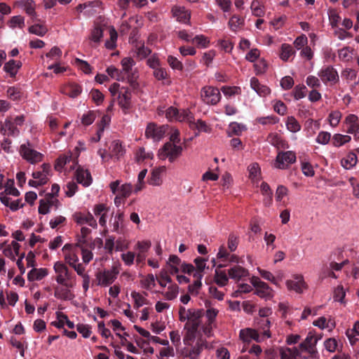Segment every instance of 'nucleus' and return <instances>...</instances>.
<instances>
[{
  "label": "nucleus",
  "mask_w": 359,
  "mask_h": 359,
  "mask_svg": "<svg viewBox=\"0 0 359 359\" xmlns=\"http://www.w3.org/2000/svg\"><path fill=\"white\" fill-rule=\"evenodd\" d=\"M112 96H117V103L124 114L131 108V93L128 87L121 86L118 83H112L109 88Z\"/></svg>",
  "instance_id": "nucleus-1"
},
{
  "label": "nucleus",
  "mask_w": 359,
  "mask_h": 359,
  "mask_svg": "<svg viewBox=\"0 0 359 359\" xmlns=\"http://www.w3.org/2000/svg\"><path fill=\"white\" fill-rule=\"evenodd\" d=\"M53 270L55 273V280L58 285L66 287L76 285V276L65 264L60 261L55 262Z\"/></svg>",
  "instance_id": "nucleus-2"
},
{
  "label": "nucleus",
  "mask_w": 359,
  "mask_h": 359,
  "mask_svg": "<svg viewBox=\"0 0 359 359\" xmlns=\"http://www.w3.org/2000/svg\"><path fill=\"white\" fill-rule=\"evenodd\" d=\"M121 72L123 76H126V81L130 85V86L135 89L137 88L139 84L137 79L139 74L136 69L134 68L135 65V60L130 57H123L121 61Z\"/></svg>",
  "instance_id": "nucleus-3"
},
{
  "label": "nucleus",
  "mask_w": 359,
  "mask_h": 359,
  "mask_svg": "<svg viewBox=\"0 0 359 359\" xmlns=\"http://www.w3.org/2000/svg\"><path fill=\"white\" fill-rule=\"evenodd\" d=\"M203 315L202 309H189L184 306L179 309V318L181 322L187 321L190 327L198 328L200 325V319Z\"/></svg>",
  "instance_id": "nucleus-4"
},
{
  "label": "nucleus",
  "mask_w": 359,
  "mask_h": 359,
  "mask_svg": "<svg viewBox=\"0 0 359 359\" xmlns=\"http://www.w3.org/2000/svg\"><path fill=\"white\" fill-rule=\"evenodd\" d=\"M118 273L119 270L116 266H113L109 269L98 271L95 273L97 285L104 287L109 286L116 280Z\"/></svg>",
  "instance_id": "nucleus-5"
},
{
  "label": "nucleus",
  "mask_w": 359,
  "mask_h": 359,
  "mask_svg": "<svg viewBox=\"0 0 359 359\" xmlns=\"http://www.w3.org/2000/svg\"><path fill=\"white\" fill-rule=\"evenodd\" d=\"M19 153L23 159L31 164L41 162L43 158V154L35 150L29 141L20 145Z\"/></svg>",
  "instance_id": "nucleus-6"
},
{
  "label": "nucleus",
  "mask_w": 359,
  "mask_h": 359,
  "mask_svg": "<svg viewBox=\"0 0 359 359\" xmlns=\"http://www.w3.org/2000/svg\"><path fill=\"white\" fill-rule=\"evenodd\" d=\"M182 147L180 144L166 142L158 150V156L161 160L168 158L172 163L182 155Z\"/></svg>",
  "instance_id": "nucleus-7"
},
{
  "label": "nucleus",
  "mask_w": 359,
  "mask_h": 359,
  "mask_svg": "<svg viewBox=\"0 0 359 359\" xmlns=\"http://www.w3.org/2000/svg\"><path fill=\"white\" fill-rule=\"evenodd\" d=\"M50 165L48 163H43L39 170L32 172L33 180H29L28 184L30 187H37L46 184L50 177Z\"/></svg>",
  "instance_id": "nucleus-8"
},
{
  "label": "nucleus",
  "mask_w": 359,
  "mask_h": 359,
  "mask_svg": "<svg viewBox=\"0 0 359 359\" xmlns=\"http://www.w3.org/2000/svg\"><path fill=\"white\" fill-rule=\"evenodd\" d=\"M318 76L325 85H334L339 81L338 72L332 65L323 66L318 71Z\"/></svg>",
  "instance_id": "nucleus-9"
},
{
  "label": "nucleus",
  "mask_w": 359,
  "mask_h": 359,
  "mask_svg": "<svg viewBox=\"0 0 359 359\" xmlns=\"http://www.w3.org/2000/svg\"><path fill=\"white\" fill-rule=\"evenodd\" d=\"M201 97L204 103L216 105L221 100L222 95L217 88L208 86L201 88Z\"/></svg>",
  "instance_id": "nucleus-10"
},
{
  "label": "nucleus",
  "mask_w": 359,
  "mask_h": 359,
  "mask_svg": "<svg viewBox=\"0 0 359 359\" xmlns=\"http://www.w3.org/2000/svg\"><path fill=\"white\" fill-rule=\"evenodd\" d=\"M296 159V154L292 151H280L276 156L274 166L276 168L285 170L290 165L295 163Z\"/></svg>",
  "instance_id": "nucleus-11"
},
{
  "label": "nucleus",
  "mask_w": 359,
  "mask_h": 359,
  "mask_svg": "<svg viewBox=\"0 0 359 359\" xmlns=\"http://www.w3.org/2000/svg\"><path fill=\"white\" fill-rule=\"evenodd\" d=\"M167 129V126H158L154 123H150L146 128L145 135L147 138L151 139L154 142H159L164 137Z\"/></svg>",
  "instance_id": "nucleus-12"
},
{
  "label": "nucleus",
  "mask_w": 359,
  "mask_h": 359,
  "mask_svg": "<svg viewBox=\"0 0 359 359\" xmlns=\"http://www.w3.org/2000/svg\"><path fill=\"white\" fill-rule=\"evenodd\" d=\"M109 187L113 194H117L126 198L129 197L133 191V187L130 183L121 184V181L120 180H116L110 182Z\"/></svg>",
  "instance_id": "nucleus-13"
},
{
  "label": "nucleus",
  "mask_w": 359,
  "mask_h": 359,
  "mask_svg": "<svg viewBox=\"0 0 359 359\" xmlns=\"http://www.w3.org/2000/svg\"><path fill=\"white\" fill-rule=\"evenodd\" d=\"M77 163L75 159L72 158V155L70 153L65 154L60 156L55 165V169L59 172L63 170H72L76 168Z\"/></svg>",
  "instance_id": "nucleus-14"
},
{
  "label": "nucleus",
  "mask_w": 359,
  "mask_h": 359,
  "mask_svg": "<svg viewBox=\"0 0 359 359\" xmlns=\"http://www.w3.org/2000/svg\"><path fill=\"white\" fill-rule=\"evenodd\" d=\"M206 344L205 340L198 339L194 344L184 346V353L190 359H198L203 349L206 347Z\"/></svg>",
  "instance_id": "nucleus-15"
},
{
  "label": "nucleus",
  "mask_w": 359,
  "mask_h": 359,
  "mask_svg": "<svg viewBox=\"0 0 359 359\" xmlns=\"http://www.w3.org/2000/svg\"><path fill=\"white\" fill-rule=\"evenodd\" d=\"M74 221L80 226L87 224L89 226L97 229V223L93 215L90 212L83 213L76 212L72 215Z\"/></svg>",
  "instance_id": "nucleus-16"
},
{
  "label": "nucleus",
  "mask_w": 359,
  "mask_h": 359,
  "mask_svg": "<svg viewBox=\"0 0 359 359\" xmlns=\"http://www.w3.org/2000/svg\"><path fill=\"white\" fill-rule=\"evenodd\" d=\"M344 123L346 128V132L351 134L355 138H359V119L355 114H348L344 119Z\"/></svg>",
  "instance_id": "nucleus-17"
},
{
  "label": "nucleus",
  "mask_w": 359,
  "mask_h": 359,
  "mask_svg": "<svg viewBox=\"0 0 359 359\" xmlns=\"http://www.w3.org/2000/svg\"><path fill=\"white\" fill-rule=\"evenodd\" d=\"M285 284L288 290L294 291L298 294L302 293L306 287L304 277L298 274L293 276V279L287 280Z\"/></svg>",
  "instance_id": "nucleus-18"
},
{
  "label": "nucleus",
  "mask_w": 359,
  "mask_h": 359,
  "mask_svg": "<svg viewBox=\"0 0 359 359\" xmlns=\"http://www.w3.org/2000/svg\"><path fill=\"white\" fill-rule=\"evenodd\" d=\"M109 151L110 152V156H111L112 158L115 161H119L126 154V149L120 140H116L111 142L109 147Z\"/></svg>",
  "instance_id": "nucleus-19"
},
{
  "label": "nucleus",
  "mask_w": 359,
  "mask_h": 359,
  "mask_svg": "<svg viewBox=\"0 0 359 359\" xmlns=\"http://www.w3.org/2000/svg\"><path fill=\"white\" fill-rule=\"evenodd\" d=\"M239 337L243 342L245 343H250L252 340L257 342H261L264 341L258 331L252 328H245L241 330Z\"/></svg>",
  "instance_id": "nucleus-20"
},
{
  "label": "nucleus",
  "mask_w": 359,
  "mask_h": 359,
  "mask_svg": "<svg viewBox=\"0 0 359 359\" xmlns=\"http://www.w3.org/2000/svg\"><path fill=\"white\" fill-rule=\"evenodd\" d=\"M250 273L248 269L240 264L232 266L228 269V276L229 278L236 281H239L249 276Z\"/></svg>",
  "instance_id": "nucleus-21"
},
{
  "label": "nucleus",
  "mask_w": 359,
  "mask_h": 359,
  "mask_svg": "<svg viewBox=\"0 0 359 359\" xmlns=\"http://www.w3.org/2000/svg\"><path fill=\"white\" fill-rule=\"evenodd\" d=\"M257 330L264 340L271 337L270 332L271 320L269 318H257Z\"/></svg>",
  "instance_id": "nucleus-22"
},
{
  "label": "nucleus",
  "mask_w": 359,
  "mask_h": 359,
  "mask_svg": "<svg viewBox=\"0 0 359 359\" xmlns=\"http://www.w3.org/2000/svg\"><path fill=\"white\" fill-rule=\"evenodd\" d=\"M168 266H177L181 267V271L185 273L191 274L194 271V266L191 264L182 262L177 255H170L167 262Z\"/></svg>",
  "instance_id": "nucleus-23"
},
{
  "label": "nucleus",
  "mask_w": 359,
  "mask_h": 359,
  "mask_svg": "<svg viewBox=\"0 0 359 359\" xmlns=\"http://www.w3.org/2000/svg\"><path fill=\"white\" fill-rule=\"evenodd\" d=\"M174 18L180 22L187 24L189 22L191 13L184 6H175L172 8Z\"/></svg>",
  "instance_id": "nucleus-24"
},
{
  "label": "nucleus",
  "mask_w": 359,
  "mask_h": 359,
  "mask_svg": "<svg viewBox=\"0 0 359 359\" xmlns=\"http://www.w3.org/2000/svg\"><path fill=\"white\" fill-rule=\"evenodd\" d=\"M76 178L78 183L81 184L84 187H88L92 183V177L88 170L78 167L76 170Z\"/></svg>",
  "instance_id": "nucleus-25"
},
{
  "label": "nucleus",
  "mask_w": 359,
  "mask_h": 359,
  "mask_svg": "<svg viewBox=\"0 0 359 359\" xmlns=\"http://www.w3.org/2000/svg\"><path fill=\"white\" fill-rule=\"evenodd\" d=\"M250 87L261 97H266L271 93L270 88L265 85L261 84L256 77L251 78Z\"/></svg>",
  "instance_id": "nucleus-26"
},
{
  "label": "nucleus",
  "mask_w": 359,
  "mask_h": 359,
  "mask_svg": "<svg viewBox=\"0 0 359 359\" xmlns=\"http://www.w3.org/2000/svg\"><path fill=\"white\" fill-rule=\"evenodd\" d=\"M103 4L100 0H95L87 2L86 15L90 17L96 14H100L103 11Z\"/></svg>",
  "instance_id": "nucleus-27"
},
{
  "label": "nucleus",
  "mask_w": 359,
  "mask_h": 359,
  "mask_svg": "<svg viewBox=\"0 0 359 359\" xmlns=\"http://www.w3.org/2000/svg\"><path fill=\"white\" fill-rule=\"evenodd\" d=\"M57 320L52 322V325L57 328H62L67 325L69 328L73 329L74 323L69 320L67 316L62 312H57Z\"/></svg>",
  "instance_id": "nucleus-28"
},
{
  "label": "nucleus",
  "mask_w": 359,
  "mask_h": 359,
  "mask_svg": "<svg viewBox=\"0 0 359 359\" xmlns=\"http://www.w3.org/2000/svg\"><path fill=\"white\" fill-rule=\"evenodd\" d=\"M22 67V62L15 60H10L4 65V70L12 78L15 77Z\"/></svg>",
  "instance_id": "nucleus-29"
},
{
  "label": "nucleus",
  "mask_w": 359,
  "mask_h": 359,
  "mask_svg": "<svg viewBox=\"0 0 359 359\" xmlns=\"http://www.w3.org/2000/svg\"><path fill=\"white\" fill-rule=\"evenodd\" d=\"M74 287L57 286L54 288V297L60 300H69L72 298L70 291Z\"/></svg>",
  "instance_id": "nucleus-30"
},
{
  "label": "nucleus",
  "mask_w": 359,
  "mask_h": 359,
  "mask_svg": "<svg viewBox=\"0 0 359 359\" xmlns=\"http://www.w3.org/2000/svg\"><path fill=\"white\" fill-rule=\"evenodd\" d=\"M20 248V245L17 241H13L4 249L3 254L11 260H15V257L19 255Z\"/></svg>",
  "instance_id": "nucleus-31"
},
{
  "label": "nucleus",
  "mask_w": 359,
  "mask_h": 359,
  "mask_svg": "<svg viewBox=\"0 0 359 359\" xmlns=\"http://www.w3.org/2000/svg\"><path fill=\"white\" fill-rule=\"evenodd\" d=\"M48 274L46 268H33L27 273V278L29 281L41 280Z\"/></svg>",
  "instance_id": "nucleus-32"
},
{
  "label": "nucleus",
  "mask_w": 359,
  "mask_h": 359,
  "mask_svg": "<svg viewBox=\"0 0 359 359\" xmlns=\"http://www.w3.org/2000/svg\"><path fill=\"white\" fill-rule=\"evenodd\" d=\"M301 351V355L303 359H318L319 353L316 348V346H299Z\"/></svg>",
  "instance_id": "nucleus-33"
},
{
  "label": "nucleus",
  "mask_w": 359,
  "mask_h": 359,
  "mask_svg": "<svg viewBox=\"0 0 359 359\" xmlns=\"http://www.w3.org/2000/svg\"><path fill=\"white\" fill-rule=\"evenodd\" d=\"M132 299L134 301V307L139 309L144 305L149 304V300L146 298L148 295L147 292H144L143 294L138 292L133 291L130 294Z\"/></svg>",
  "instance_id": "nucleus-34"
},
{
  "label": "nucleus",
  "mask_w": 359,
  "mask_h": 359,
  "mask_svg": "<svg viewBox=\"0 0 359 359\" xmlns=\"http://www.w3.org/2000/svg\"><path fill=\"white\" fill-rule=\"evenodd\" d=\"M255 294L266 300L271 299L273 297V290L266 283L259 285V287L256 289Z\"/></svg>",
  "instance_id": "nucleus-35"
},
{
  "label": "nucleus",
  "mask_w": 359,
  "mask_h": 359,
  "mask_svg": "<svg viewBox=\"0 0 359 359\" xmlns=\"http://www.w3.org/2000/svg\"><path fill=\"white\" fill-rule=\"evenodd\" d=\"M166 300L172 301L177 297L179 286L175 283H171L167 287L165 291L160 292Z\"/></svg>",
  "instance_id": "nucleus-36"
},
{
  "label": "nucleus",
  "mask_w": 359,
  "mask_h": 359,
  "mask_svg": "<svg viewBox=\"0 0 359 359\" xmlns=\"http://www.w3.org/2000/svg\"><path fill=\"white\" fill-rule=\"evenodd\" d=\"M82 92V88L76 83H69L62 90V93L69 97H77Z\"/></svg>",
  "instance_id": "nucleus-37"
},
{
  "label": "nucleus",
  "mask_w": 359,
  "mask_h": 359,
  "mask_svg": "<svg viewBox=\"0 0 359 359\" xmlns=\"http://www.w3.org/2000/svg\"><path fill=\"white\" fill-rule=\"evenodd\" d=\"M205 306L206 309L205 313V322L215 324L216 318L219 313L218 309L213 308L210 302H205Z\"/></svg>",
  "instance_id": "nucleus-38"
},
{
  "label": "nucleus",
  "mask_w": 359,
  "mask_h": 359,
  "mask_svg": "<svg viewBox=\"0 0 359 359\" xmlns=\"http://www.w3.org/2000/svg\"><path fill=\"white\" fill-rule=\"evenodd\" d=\"M358 158L353 152H349L344 158L341 160V166L346 169L350 170L353 168L357 163Z\"/></svg>",
  "instance_id": "nucleus-39"
},
{
  "label": "nucleus",
  "mask_w": 359,
  "mask_h": 359,
  "mask_svg": "<svg viewBox=\"0 0 359 359\" xmlns=\"http://www.w3.org/2000/svg\"><path fill=\"white\" fill-rule=\"evenodd\" d=\"M1 130L4 131V134H7L12 136H17L20 133V131L17 126L15 125V123L8 118L5 120Z\"/></svg>",
  "instance_id": "nucleus-40"
},
{
  "label": "nucleus",
  "mask_w": 359,
  "mask_h": 359,
  "mask_svg": "<svg viewBox=\"0 0 359 359\" xmlns=\"http://www.w3.org/2000/svg\"><path fill=\"white\" fill-rule=\"evenodd\" d=\"M163 169L161 168L154 169L149 179V184L152 186H160L162 182V172Z\"/></svg>",
  "instance_id": "nucleus-41"
},
{
  "label": "nucleus",
  "mask_w": 359,
  "mask_h": 359,
  "mask_svg": "<svg viewBox=\"0 0 359 359\" xmlns=\"http://www.w3.org/2000/svg\"><path fill=\"white\" fill-rule=\"evenodd\" d=\"M229 276L225 271L216 269L215 271L214 280L219 287H224L229 282Z\"/></svg>",
  "instance_id": "nucleus-42"
},
{
  "label": "nucleus",
  "mask_w": 359,
  "mask_h": 359,
  "mask_svg": "<svg viewBox=\"0 0 359 359\" xmlns=\"http://www.w3.org/2000/svg\"><path fill=\"white\" fill-rule=\"evenodd\" d=\"M153 75L158 81H164L163 83L165 84L170 83L168 71L161 66L154 69Z\"/></svg>",
  "instance_id": "nucleus-43"
},
{
  "label": "nucleus",
  "mask_w": 359,
  "mask_h": 359,
  "mask_svg": "<svg viewBox=\"0 0 359 359\" xmlns=\"http://www.w3.org/2000/svg\"><path fill=\"white\" fill-rule=\"evenodd\" d=\"M248 170L249 171L250 178L253 182H258L260 180L261 168L257 163H251Z\"/></svg>",
  "instance_id": "nucleus-44"
},
{
  "label": "nucleus",
  "mask_w": 359,
  "mask_h": 359,
  "mask_svg": "<svg viewBox=\"0 0 359 359\" xmlns=\"http://www.w3.org/2000/svg\"><path fill=\"white\" fill-rule=\"evenodd\" d=\"M351 140V137L350 135L336 133L332 136V143L334 147H340Z\"/></svg>",
  "instance_id": "nucleus-45"
},
{
  "label": "nucleus",
  "mask_w": 359,
  "mask_h": 359,
  "mask_svg": "<svg viewBox=\"0 0 359 359\" xmlns=\"http://www.w3.org/2000/svg\"><path fill=\"white\" fill-rule=\"evenodd\" d=\"M196 280L194 282L188 286V291L191 294L197 295L198 294L199 290L202 286L201 280L203 278V275H200L199 273H194L193 276Z\"/></svg>",
  "instance_id": "nucleus-46"
},
{
  "label": "nucleus",
  "mask_w": 359,
  "mask_h": 359,
  "mask_svg": "<svg viewBox=\"0 0 359 359\" xmlns=\"http://www.w3.org/2000/svg\"><path fill=\"white\" fill-rule=\"evenodd\" d=\"M140 285L142 288L151 290L156 286V277L152 273L147 274L140 280Z\"/></svg>",
  "instance_id": "nucleus-47"
},
{
  "label": "nucleus",
  "mask_w": 359,
  "mask_h": 359,
  "mask_svg": "<svg viewBox=\"0 0 359 359\" xmlns=\"http://www.w3.org/2000/svg\"><path fill=\"white\" fill-rule=\"evenodd\" d=\"M260 189L262 194L265 196V198L264 199V203L266 206L270 205L272 201L273 194L269 185L266 182H262L260 185Z\"/></svg>",
  "instance_id": "nucleus-48"
},
{
  "label": "nucleus",
  "mask_w": 359,
  "mask_h": 359,
  "mask_svg": "<svg viewBox=\"0 0 359 359\" xmlns=\"http://www.w3.org/2000/svg\"><path fill=\"white\" fill-rule=\"evenodd\" d=\"M198 328L189 327L183 338V342L185 346L191 345L194 343L196 337V332Z\"/></svg>",
  "instance_id": "nucleus-49"
},
{
  "label": "nucleus",
  "mask_w": 359,
  "mask_h": 359,
  "mask_svg": "<svg viewBox=\"0 0 359 359\" xmlns=\"http://www.w3.org/2000/svg\"><path fill=\"white\" fill-rule=\"evenodd\" d=\"M244 19L237 15H233L229 20L228 25L230 29L236 32L244 25Z\"/></svg>",
  "instance_id": "nucleus-50"
},
{
  "label": "nucleus",
  "mask_w": 359,
  "mask_h": 359,
  "mask_svg": "<svg viewBox=\"0 0 359 359\" xmlns=\"http://www.w3.org/2000/svg\"><path fill=\"white\" fill-rule=\"evenodd\" d=\"M246 129L247 128L244 124L233 122L229 126L228 134L229 136L241 135L242 132Z\"/></svg>",
  "instance_id": "nucleus-51"
},
{
  "label": "nucleus",
  "mask_w": 359,
  "mask_h": 359,
  "mask_svg": "<svg viewBox=\"0 0 359 359\" xmlns=\"http://www.w3.org/2000/svg\"><path fill=\"white\" fill-rule=\"evenodd\" d=\"M18 4L24 8L27 15L30 16L36 15L35 3L33 0H21L18 2Z\"/></svg>",
  "instance_id": "nucleus-52"
},
{
  "label": "nucleus",
  "mask_w": 359,
  "mask_h": 359,
  "mask_svg": "<svg viewBox=\"0 0 359 359\" xmlns=\"http://www.w3.org/2000/svg\"><path fill=\"white\" fill-rule=\"evenodd\" d=\"M294 53L295 52L291 45L288 43H283L281 45L279 56L282 60L286 62L292 55L294 54Z\"/></svg>",
  "instance_id": "nucleus-53"
},
{
  "label": "nucleus",
  "mask_w": 359,
  "mask_h": 359,
  "mask_svg": "<svg viewBox=\"0 0 359 359\" xmlns=\"http://www.w3.org/2000/svg\"><path fill=\"white\" fill-rule=\"evenodd\" d=\"M106 72L108 74V75L112 79H114L118 81H126V76H123L121 70L117 69L114 65H110L109 67H108L106 69Z\"/></svg>",
  "instance_id": "nucleus-54"
},
{
  "label": "nucleus",
  "mask_w": 359,
  "mask_h": 359,
  "mask_svg": "<svg viewBox=\"0 0 359 359\" xmlns=\"http://www.w3.org/2000/svg\"><path fill=\"white\" fill-rule=\"evenodd\" d=\"M103 37V29L99 25H95L91 30L89 39L96 43H99Z\"/></svg>",
  "instance_id": "nucleus-55"
},
{
  "label": "nucleus",
  "mask_w": 359,
  "mask_h": 359,
  "mask_svg": "<svg viewBox=\"0 0 359 359\" xmlns=\"http://www.w3.org/2000/svg\"><path fill=\"white\" fill-rule=\"evenodd\" d=\"M250 8L252 15L256 17H262L264 15V7L262 4L257 0L252 1Z\"/></svg>",
  "instance_id": "nucleus-56"
},
{
  "label": "nucleus",
  "mask_w": 359,
  "mask_h": 359,
  "mask_svg": "<svg viewBox=\"0 0 359 359\" xmlns=\"http://www.w3.org/2000/svg\"><path fill=\"white\" fill-rule=\"evenodd\" d=\"M153 153L146 151L144 147H140L135 152V161L137 163H142L146 159H151Z\"/></svg>",
  "instance_id": "nucleus-57"
},
{
  "label": "nucleus",
  "mask_w": 359,
  "mask_h": 359,
  "mask_svg": "<svg viewBox=\"0 0 359 359\" xmlns=\"http://www.w3.org/2000/svg\"><path fill=\"white\" fill-rule=\"evenodd\" d=\"M221 91L227 98H229L236 95H240L241 93V89L238 86H224L221 88Z\"/></svg>",
  "instance_id": "nucleus-58"
},
{
  "label": "nucleus",
  "mask_w": 359,
  "mask_h": 359,
  "mask_svg": "<svg viewBox=\"0 0 359 359\" xmlns=\"http://www.w3.org/2000/svg\"><path fill=\"white\" fill-rule=\"evenodd\" d=\"M206 259L203 257H196L194 259V264H196V269L194 268V271L191 272V274L199 273L203 276V271L206 268Z\"/></svg>",
  "instance_id": "nucleus-59"
},
{
  "label": "nucleus",
  "mask_w": 359,
  "mask_h": 359,
  "mask_svg": "<svg viewBox=\"0 0 359 359\" xmlns=\"http://www.w3.org/2000/svg\"><path fill=\"white\" fill-rule=\"evenodd\" d=\"M124 215L122 212H118L114 217V222L112 223V231L116 233H121L122 228V223L123 221Z\"/></svg>",
  "instance_id": "nucleus-60"
},
{
  "label": "nucleus",
  "mask_w": 359,
  "mask_h": 359,
  "mask_svg": "<svg viewBox=\"0 0 359 359\" xmlns=\"http://www.w3.org/2000/svg\"><path fill=\"white\" fill-rule=\"evenodd\" d=\"M286 127L292 133H297L301 130V126L294 116L287 117Z\"/></svg>",
  "instance_id": "nucleus-61"
},
{
  "label": "nucleus",
  "mask_w": 359,
  "mask_h": 359,
  "mask_svg": "<svg viewBox=\"0 0 359 359\" xmlns=\"http://www.w3.org/2000/svg\"><path fill=\"white\" fill-rule=\"evenodd\" d=\"M28 31L29 33L35 34L39 36H43L48 32L46 27L36 24L29 27Z\"/></svg>",
  "instance_id": "nucleus-62"
},
{
  "label": "nucleus",
  "mask_w": 359,
  "mask_h": 359,
  "mask_svg": "<svg viewBox=\"0 0 359 359\" xmlns=\"http://www.w3.org/2000/svg\"><path fill=\"white\" fill-rule=\"evenodd\" d=\"M4 188L5 190L3 192L6 193V194L12 195L13 196H18L20 195V191L14 186L13 180H8Z\"/></svg>",
  "instance_id": "nucleus-63"
},
{
  "label": "nucleus",
  "mask_w": 359,
  "mask_h": 359,
  "mask_svg": "<svg viewBox=\"0 0 359 359\" xmlns=\"http://www.w3.org/2000/svg\"><path fill=\"white\" fill-rule=\"evenodd\" d=\"M109 34H110V39L107 40L105 42L104 45L107 49L113 50L116 46V40H117V36H118L117 32L114 27L110 29Z\"/></svg>",
  "instance_id": "nucleus-64"
}]
</instances>
